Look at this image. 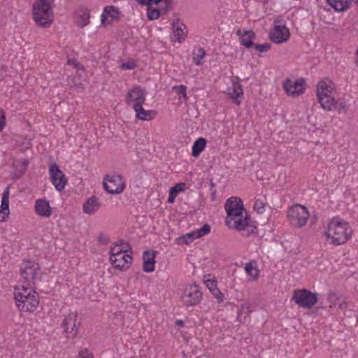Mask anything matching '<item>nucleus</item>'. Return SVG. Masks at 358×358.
Listing matches in <instances>:
<instances>
[{
    "instance_id": "26",
    "label": "nucleus",
    "mask_w": 358,
    "mask_h": 358,
    "mask_svg": "<svg viewBox=\"0 0 358 358\" xmlns=\"http://www.w3.org/2000/svg\"><path fill=\"white\" fill-rule=\"evenodd\" d=\"M206 146V140L204 138H199L193 144L192 155L194 157L199 156Z\"/></svg>"
},
{
    "instance_id": "11",
    "label": "nucleus",
    "mask_w": 358,
    "mask_h": 358,
    "mask_svg": "<svg viewBox=\"0 0 358 358\" xmlns=\"http://www.w3.org/2000/svg\"><path fill=\"white\" fill-rule=\"evenodd\" d=\"M305 80L303 79L292 80L287 78L282 85L284 90L289 96H299L304 92L305 90Z\"/></svg>"
},
{
    "instance_id": "32",
    "label": "nucleus",
    "mask_w": 358,
    "mask_h": 358,
    "mask_svg": "<svg viewBox=\"0 0 358 358\" xmlns=\"http://www.w3.org/2000/svg\"><path fill=\"white\" fill-rule=\"evenodd\" d=\"M163 3L164 6L161 7L162 12L167 13L173 9V0H153L152 4H159Z\"/></svg>"
},
{
    "instance_id": "34",
    "label": "nucleus",
    "mask_w": 358,
    "mask_h": 358,
    "mask_svg": "<svg viewBox=\"0 0 358 358\" xmlns=\"http://www.w3.org/2000/svg\"><path fill=\"white\" fill-rule=\"evenodd\" d=\"M206 52L203 48H199L196 52H194L193 61L197 66L202 64L201 60L206 56Z\"/></svg>"
},
{
    "instance_id": "55",
    "label": "nucleus",
    "mask_w": 358,
    "mask_h": 358,
    "mask_svg": "<svg viewBox=\"0 0 358 358\" xmlns=\"http://www.w3.org/2000/svg\"><path fill=\"white\" fill-rule=\"evenodd\" d=\"M345 306H346V304L345 303L340 304V308H343Z\"/></svg>"
},
{
    "instance_id": "44",
    "label": "nucleus",
    "mask_w": 358,
    "mask_h": 358,
    "mask_svg": "<svg viewBox=\"0 0 358 358\" xmlns=\"http://www.w3.org/2000/svg\"><path fill=\"white\" fill-rule=\"evenodd\" d=\"M206 284L210 292H213L214 289H218L217 287L216 282L215 280H208L206 281Z\"/></svg>"
},
{
    "instance_id": "10",
    "label": "nucleus",
    "mask_w": 358,
    "mask_h": 358,
    "mask_svg": "<svg viewBox=\"0 0 358 358\" xmlns=\"http://www.w3.org/2000/svg\"><path fill=\"white\" fill-rule=\"evenodd\" d=\"M49 173L50 181L55 186V189L59 192L63 190L67 182V180L64 173L62 171L57 164L53 163L50 165Z\"/></svg>"
},
{
    "instance_id": "51",
    "label": "nucleus",
    "mask_w": 358,
    "mask_h": 358,
    "mask_svg": "<svg viewBox=\"0 0 358 358\" xmlns=\"http://www.w3.org/2000/svg\"><path fill=\"white\" fill-rule=\"evenodd\" d=\"M5 73V66L3 64L0 63V80L3 76Z\"/></svg>"
},
{
    "instance_id": "2",
    "label": "nucleus",
    "mask_w": 358,
    "mask_h": 358,
    "mask_svg": "<svg viewBox=\"0 0 358 358\" xmlns=\"http://www.w3.org/2000/svg\"><path fill=\"white\" fill-rule=\"evenodd\" d=\"M352 233V230L348 222L334 217L328 224L326 236L330 243L340 245L345 243L350 238Z\"/></svg>"
},
{
    "instance_id": "54",
    "label": "nucleus",
    "mask_w": 358,
    "mask_h": 358,
    "mask_svg": "<svg viewBox=\"0 0 358 358\" xmlns=\"http://www.w3.org/2000/svg\"><path fill=\"white\" fill-rule=\"evenodd\" d=\"M236 35L239 36V38H241L243 37V31L241 29H238L236 32Z\"/></svg>"
},
{
    "instance_id": "9",
    "label": "nucleus",
    "mask_w": 358,
    "mask_h": 358,
    "mask_svg": "<svg viewBox=\"0 0 358 358\" xmlns=\"http://www.w3.org/2000/svg\"><path fill=\"white\" fill-rule=\"evenodd\" d=\"M40 267L38 264L29 260H24L20 266V274L24 279L25 282L30 285L34 284L36 280L38 271Z\"/></svg>"
},
{
    "instance_id": "19",
    "label": "nucleus",
    "mask_w": 358,
    "mask_h": 358,
    "mask_svg": "<svg viewBox=\"0 0 358 358\" xmlns=\"http://www.w3.org/2000/svg\"><path fill=\"white\" fill-rule=\"evenodd\" d=\"M145 100V93L140 87H134L127 93V101L129 104L131 101L143 103Z\"/></svg>"
},
{
    "instance_id": "50",
    "label": "nucleus",
    "mask_w": 358,
    "mask_h": 358,
    "mask_svg": "<svg viewBox=\"0 0 358 358\" xmlns=\"http://www.w3.org/2000/svg\"><path fill=\"white\" fill-rule=\"evenodd\" d=\"M177 196H176L175 194H171V192H169V198H168V202L169 203H173L174 202V200L176 199Z\"/></svg>"
},
{
    "instance_id": "42",
    "label": "nucleus",
    "mask_w": 358,
    "mask_h": 358,
    "mask_svg": "<svg viewBox=\"0 0 358 358\" xmlns=\"http://www.w3.org/2000/svg\"><path fill=\"white\" fill-rule=\"evenodd\" d=\"M136 66V64L134 61H129L127 63H123L121 66V69L123 70H131L135 69Z\"/></svg>"
},
{
    "instance_id": "38",
    "label": "nucleus",
    "mask_w": 358,
    "mask_h": 358,
    "mask_svg": "<svg viewBox=\"0 0 358 358\" xmlns=\"http://www.w3.org/2000/svg\"><path fill=\"white\" fill-rule=\"evenodd\" d=\"M185 184L184 182H180L171 187L169 192L177 196L180 192H182L185 189Z\"/></svg>"
},
{
    "instance_id": "36",
    "label": "nucleus",
    "mask_w": 358,
    "mask_h": 358,
    "mask_svg": "<svg viewBox=\"0 0 358 358\" xmlns=\"http://www.w3.org/2000/svg\"><path fill=\"white\" fill-rule=\"evenodd\" d=\"M31 294H32V291H29L27 288H25L24 286H23V289L21 292H15V301L17 302L25 299L27 296H28Z\"/></svg>"
},
{
    "instance_id": "18",
    "label": "nucleus",
    "mask_w": 358,
    "mask_h": 358,
    "mask_svg": "<svg viewBox=\"0 0 358 358\" xmlns=\"http://www.w3.org/2000/svg\"><path fill=\"white\" fill-rule=\"evenodd\" d=\"M172 29L173 31V39L175 41L181 43L185 40L187 30L183 23H181L178 20L176 22H173L172 23Z\"/></svg>"
},
{
    "instance_id": "16",
    "label": "nucleus",
    "mask_w": 358,
    "mask_h": 358,
    "mask_svg": "<svg viewBox=\"0 0 358 358\" xmlns=\"http://www.w3.org/2000/svg\"><path fill=\"white\" fill-rule=\"evenodd\" d=\"M9 186L7 187L3 194L1 198V204L0 206V221L4 222L8 218L10 211H9Z\"/></svg>"
},
{
    "instance_id": "15",
    "label": "nucleus",
    "mask_w": 358,
    "mask_h": 358,
    "mask_svg": "<svg viewBox=\"0 0 358 358\" xmlns=\"http://www.w3.org/2000/svg\"><path fill=\"white\" fill-rule=\"evenodd\" d=\"M131 257L129 255L120 254L117 256L110 257L112 266L120 270L127 269L131 263Z\"/></svg>"
},
{
    "instance_id": "17",
    "label": "nucleus",
    "mask_w": 358,
    "mask_h": 358,
    "mask_svg": "<svg viewBox=\"0 0 358 358\" xmlns=\"http://www.w3.org/2000/svg\"><path fill=\"white\" fill-rule=\"evenodd\" d=\"M157 253V251H152V253H150L148 250H146L143 252V271L146 273H151L155 270V256Z\"/></svg>"
},
{
    "instance_id": "40",
    "label": "nucleus",
    "mask_w": 358,
    "mask_h": 358,
    "mask_svg": "<svg viewBox=\"0 0 358 358\" xmlns=\"http://www.w3.org/2000/svg\"><path fill=\"white\" fill-rule=\"evenodd\" d=\"M259 52H266L271 48V45L268 43L263 44L255 45L253 46Z\"/></svg>"
},
{
    "instance_id": "21",
    "label": "nucleus",
    "mask_w": 358,
    "mask_h": 358,
    "mask_svg": "<svg viewBox=\"0 0 358 358\" xmlns=\"http://www.w3.org/2000/svg\"><path fill=\"white\" fill-rule=\"evenodd\" d=\"M143 103H135L133 108L136 113V117L141 120H149L152 118V115H156L157 112L152 110H145L143 106Z\"/></svg>"
},
{
    "instance_id": "13",
    "label": "nucleus",
    "mask_w": 358,
    "mask_h": 358,
    "mask_svg": "<svg viewBox=\"0 0 358 358\" xmlns=\"http://www.w3.org/2000/svg\"><path fill=\"white\" fill-rule=\"evenodd\" d=\"M39 303L38 294L35 291L25 299L16 302V305L21 311L33 312Z\"/></svg>"
},
{
    "instance_id": "7",
    "label": "nucleus",
    "mask_w": 358,
    "mask_h": 358,
    "mask_svg": "<svg viewBox=\"0 0 358 358\" xmlns=\"http://www.w3.org/2000/svg\"><path fill=\"white\" fill-rule=\"evenodd\" d=\"M202 300V292L200 290L199 286L197 285H186L182 296V301L187 306H194L199 303Z\"/></svg>"
},
{
    "instance_id": "43",
    "label": "nucleus",
    "mask_w": 358,
    "mask_h": 358,
    "mask_svg": "<svg viewBox=\"0 0 358 358\" xmlns=\"http://www.w3.org/2000/svg\"><path fill=\"white\" fill-rule=\"evenodd\" d=\"M211 293L217 299L218 303H222L224 301V296L219 289H214Z\"/></svg>"
},
{
    "instance_id": "22",
    "label": "nucleus",
    "mask_w": 358,
    "mask_h": 358,
    "mask_svg": "<svg viewBox=\"0 0 358 358\" xmlns=\"http://www.w3.org/2000/svg\"><path fill=\"white\" fill-rule=\"evenodd\" d=\"M99 207V199L95 196H92L83 203V211L87 214L92 215L96 213Z\"/></svg>"
},
{
    "instance_id": "35",
    "label": "nucleus",
    "mask_w": 358,
    "mask_h": 358,
    "mask_svg": "<svg viewBox=\"0 0 358 358\" xmlns=\"http://www.w3.org/2000/svg\"><path fill=\"white\" fill-rule=\"evenodd\" d=\"M266 202L264 199L259 198L256 199L254 205V208L257 211V213H263L265 211V206L266 205Z\"/></svg>"
},
{
    "instance_id": "46",
    "label": "nucleus",
    "mask_w": 358,
    "mask_h": 358,
    "mask_svg": "<svg viewBox=\"0 0 358 358\" xmlns=\"http://www.w3.org/2000/svg\"><path fill=\"white\" fill-rule=\"evenodd\" d=\"M328 301L330 302V303L332 305H336V302L338 300L337 295L334 292H329L328 294Z\"/></svg>"
},
{
    "instance_id": "47",
    "label": "nucleus",
    "mask_w": 358,
    "mask_h": 358,
    "mask_svg": "<svg viewBox=\"0 0 358 358\" xmlns=\"http://www.w3.org/2000/svg\"><path fill=\"white\" fill-rule=\"evenodd\" d=\"M109 237L103 234H101L98 237V241L103 245H106L109 242Z\"/></svg>"
},
{
    "instance_id": "1",
    "label": "nucleus",
    "mask_w": 358,
    "mask_h": 358,
    "mask_svg": "<svg viewBox=\"0 0 358 358\" xmlns=\"http://www.w3.org/2000/svg\"><path fill=\"white\" fill-rule=\"evenodd\" d=\"M224 208L227 212L225 219L226 225L230 229H235L238 231L248 229L246 236L254 234L257 227L250 225L248 213L243 215L244 207L242 200L237 196H231L225 203Z\"/></svg>"
},
{
    "instance_id": "49",
    "label": "nucleus",
    "mask_w": 358,
    "mask_h": 358,
    "mask_svg": "<svg viewBox=\"0 0 358 358\" xmlns=\"http://www.w3.org/2000/svg\"><path fill=\"white\" fill-rule=\"evenodd\" d=\"M136 1L140 5H142V6L152 4V1H153V0H136Z\"/></svg>"
},
{
    "instance_id": "60",
    "label": "nucleus",
    "mask_w": 358,
    "mask_h": 358,
    "mask_svg": "<svg viewBox=\"0 0 358 358\" xmlns=\"http://www.w3.org/2000/svg\"><path fill=\"white\" fill-rule=\"evenodd\" d=\"M274 22H275V23H278V22H280V21H279L278 20H277V19H275Z\"/></svg>"
},
{
    "instance_id": "6",
    "label": "nucleus",
    "mask_w": 358,
    "mask_h": 358,
    "mask_svg": "<svg viewBox=\"0 0 358 358\" xmlns=\"http://www.w3.org/2000/svg\"><path fill=\"white\" fill-rule=\"evenodd\" d=\"M332 87L324 81H320L317 87V95L321 107L327 110H332L334 97L331 96Z\"/></svg>"
},
{
    "instance_id": "25",
    "label": "nucleus",
    "mask_w": 358,
    "mask_h": 358,
    "mask_svg": "<svg viewBox=\"0 0 358 358\" xmlns=\"http://www.w3.org/2000/svg\"><path fill=\"white\" fill-rule=\"evenodd\" d=\"M336 11L343 12L350 8V0H327Z\"/></svg>"
},
{
    "instance_id": "58",
    "label": "nucleus",
    "mask_w": 358,
    "mask_h": 358,
    "mask_svg": "<svg viewBox=\"0 0 358 358\" xmlns=\"http://www.w3.org/2000/svg\"><path fill=\"white\" fill-rule=\"evenodd\" d=\"M120 248H125L124 249H126L127 250V247L125 245H123L122 246H121Z\"/></svg>"
},
{
    "instance_id": "33",
    "label": "nucleus",
    "mask_w": 358,
    "mask_h": 358,
    "mask_svg": "<svg viewBox=\"0 0 358 358\" xmlns=\"http://www.w3.org/2000/svg\"><path fill=\"white\" fill-rule=\"evenodd\" d=\"M211 227L208 224H205L201 228L192 231V235H195L196 238L203 237L210 232Z\"/></svg>"
},
{
    "instance_id": "14",
    "label": "nucleus",
    "mask_w": 358,
    "mask_h": 358,
    "mask_svg": "<svg viewBox=\"0 0 358 358\" xmlns=\"http://www.w3.org/2000/svg\"><path fill=\"white\" fill-rule=\"evenodd\" d=\"M77 313H72L69 314L64 319L62 326L64 331L74 337L78 332V325L76 324Z\"/></svg>"
},
{
    "instance_id": "62",
    "label": "nucleus",
    "mask_w": 358,
    "mask_h": 358,
    "mask_svg": "<svg viewBox=\"0 0 358 358\" xmlns=\"http://www.w3.org/2000/svg\"><path fill=\"white\" fill-rule=\"evenodd\" d=\"M357 322H358V318H357Z\"/></svg>"
},
{
    "instance_id": "41",
    "label": "nucleus",
    "mask_w": 358,
    "mask_h": 358,
    "mask_svg": "<svg viewBox=\"0 0 358 358\" xmlns=\"http://www.w3.org/2000/svg\"><path fill=\"white\" fill-rule=\"evenodd\" d=\"M186 89H187L186 86L182 85L173 87V90H176V92L178 94H182V96L184 98L187 97Z\"/></svg>"
},
{
    "instance_id": "5",
    "label": "nucleus",
    "mask_w": 358,
    "mask_h": 358,
    "mask_svg": "<svg viewBox=\"0 0 358 358\" xmlns=\"http://www.w3.org/2000/svg\"><path fill=\"white\" fill-rule=\"evenodd\" d=\"M292 299L300 307L307 309L313 308L318 301L317 294L306 289L295 290Z\"/></svg>"
},
{
    "instance_id": "59",
    "label": "nucleus",
    "mask_w": 358,
    "mask_h": 358,
    "mask_svg": "<svg viewBox=\"0 0 358 358\" xmlns=\"http://www.w3.org/2000/svg\"><path fill=\"white\" fill-rule=\"evenodd\" d=\"M212 196H213V198L214 199V197L215 196V192H213V193H212Z\"/></svg>"
},
{
    "instance_id": "8",
    "label": "nucleus",
    "mask_w": 358,
    "mask_h": 358,
    "mask_svg": "<svg viewBox=\"0 0 358 358\" xmlns=\"http://www.w3.org/2000/svg\"><path fill=\"white\" fill-rule=\"evenodd\" d=\"M103 185L104 189L108 193L112 194H118L122 193L125 187L123 178L120 175L106 176Z\"/></svg>"
},
{
    "instance_id": "27",
    "label": "nucleus",
    "mask_w": 358,
    "mask_h": 358,
    "mask_svg": "<svg viewBox=\"0 0 358 358\" xmlns=\"http://www.w3.org/2000/svg\"><path fill=\"white\" fill-rule=\"evenodd\" d=\"M80 13L78 15L76 22L80 27H84L90 22V10L87 8H83L80 10Z\"/></svg>"
},
{
    "instance_id": "30",
    "label": "nucleus",
    "mask_w": 358,
    "mask_h": 358,
    "mask_svg": "<svg viewBox=\"0 0 358 358\" xmlns=\"http://www.w3.org/2000/svg\"><path fill=\"white\" fill-rule=\"evenodd\" d=\"M246 273L252 277L254 279H257L259 276V271L257 268V263L255 261H251L248 263L245 266Z\"/></svg>"
},
{
    "instance_id": "56",
    "label": "nucleus",
    "mask_w": 358,
    "mask_h": 358,
    "mask_svg": "<svg viewBox=\"0 0 358 358\" xmlns=\"http://www.w3.org/2000/svg\"><path fill=\"white\" fill-rule=\"evenodd\" d=\"M352 1L358 5V0H350V3H352Z\"/></svg>"
},
{
    "instance_id": "48",
    "label": "nucleus",
    "mask_w": 358,
    "mask_h": 358,
    "mask_svg": "<svg viewBox=\"0 0 358 358\" xmlns=\"http://www.w3.org/2000/svg\"><path fill=\"white\" fill-rule=\"evenodd\" d=\"M78 358H93V355L89 353L87 349H85L79 352Z\"/></svg>"
},
{
    "instance_id": "12",
    "label": "nucleus",
    "mask_w": 358,
    "mask_h": 358,
    "mask_svg": "<svg viewBox=\"0 0 358 358\" xmlns=\"http://www.w3.org/2000/svg\"><path fill=\"white\" fill-rule=\"evenodd\" d=\"M289 36V30L285 25L275 24L269 33L270 40L278 44L287 41Z\"/></svg>"
},
{
    "instance_id": "52",
    "label": "nucleus",
    "mask_w": 358,
    "mask_h": 358,
    "mask_svg": "<svg viewBox=\"0 0 358 358\" xmlns=\"http://www.w3.org/2000/svg\"><path fill=\"white\" fill-rule=\"evenodd\" d=\"M118 244L120 245V248L123 245H125L127 248H130L129 244L127 242H124L123 240H120Z\"/></svg>"
},
{
    "instance_id": "61",
    "label": "nucleus",
    "mask_w": 358,
    "mask_h": 358,
    "mask_svg": "<svg viewBox=\"0 0 358 358\" xmlns=\"http://www.w3.org/2000/svg\"><path fill=\"white\" fill-rule=\"evenodd\" d=\"M210 186H211V189H213V187H214V185L213 183L210 184Z\"/></svg>"
},
{
    "instance_id": "39",
    "label": "nucleus",
    "mask_w": 358,
    "mask_h": 358,
    "mask_svg": "<svg viewBox=\"0 0 358 358\" xmlns=\"http://www.w3.org/2000/svg\"><path fill=\"white\" fill-rule=\"evenodd\" d=\"M195 235H192V232L186 234L185 236L180 237V241H181L182 243L185 244H189V243L192 242L193 240L196 239Z\"/></svg>"
},
{
    "instance_id": "37",
    "label": "nucleus",
    "mask_w": 358,
    "mask_h": 358,
    "mask_svg": "<svg viewBox=\"0 0 358 358\" xmlns=\"http://www.w3.org/2000/svg\"><path fill=\"white\" fill-rule=\"evenodd\" d=\"M125 248H120L119 244H116L114 247L110 248V257H114L117 256L120 254H124L127 252V250L124 249Z\"/></svg>"
},
{
    "instance_id": "23",
    "label": "nucleus",
    "mask_w": 358,
    "mask_h": 358,
    "mask_svg": "<svg viewBox=\"0 0 358 358\" xmlns=\"http://www.w3.org/2000/svg\"><path fill=\"white\" fill-rule=\"evenodd\" d=\"M256 34L252 30H243V37L239 38L240 43L246 48H251L255 45L253 41Z\"/></svg>"
},
{
    "instance_id": "53",
    "label": "nucleus",
    "mask_w": 358,
    "mask_h": 358,
    "mask_svg": "<svg viewBox=\"0 0 358 358\" xmlns=\"http://www.w3.org/2000/svg\"><path fill=\"white\" fill-rule=\"evenodd\" d=\"M176 326H180V327H182L184 325V322L182 320H177L176 321Z\"/></svg>"
},
{
    "instance_id": "20",
    "label": "nucleus",
    "mask_w": 358,
    "mask_h": 358,
    "mask_svg": "<svg viewBox=\"0 0 358 358\" xmlns=\"http://www.w3.org/2000/svg\"><path fill=\"white\" fill-rule=\"evenodd\" d=\"M35 210L38 215L45 217H49L52 214L50 203L45 199L36 201Z\"/></svg>"
},
{
    "instance_id": "45",
    "label": "nucleus",
    "mask_w": 358,
    "mask_h": 358,
    "mask_svg": "<svg viewBox=\"0 0 358 358\" xmlns=\"http://www.w3.org/2000/svg\"><path fill=\"white\" fill-rule=\"evenodd\" d=\"M6 124V117L4 112L0 108V132L3 129Z\"/></svg>"
},
{
    "instance_id": "28",
    "label": "nucleus",
    "mask_w": 358,
    "mask_h": 358,
    "mask_svg": "<svg viewBox=\"0 0 358 358\" xmlns=\"http://www.w3.org/2000/svg\"><path fill=\"white\" fill-rule=\"evenodd\" d=\"M120 12L117 7L113 6H106L104 8L103 13L101 15V21L103 22L106 19V15H108L112 20H115L119 17Z\"/></svg>"
},
{
    "instance_id": "4",
    "label": "nucleus",
    "mask_w": 358,
    "mask_h": 358,
    "mask_svg": "<svg viewBox=\"0 0 358 358\" xmlns=\"http://www.w3.org/2000/svg\"><path fill=\"white\" fill-rule=\"evenodd\" d=\"M287 216L293 226L301 228L306 224L309 213L305 206L296 204L288 210Z\"/></svg>"
},
{
    "instance_id": "57",
    "label": "nucleus",
    "mask_w": 358,
    "mask_h": 358,
    "mask_svg": "<svg viewBox=\"0 0 358 358\" xmlns=\"http://www.w3.org/2000/svg\"><path fill=\"white\" fill-rule=\"evenodd\" d=\"M23 164L26 166L28 164V161L26 160V161L23 162Z\"/></svg>"
},
{
    "instance_id": "24",
    "label": "nucleus",
    "mask_w": 358,
    "mask_h": 358,
    "mask_svg": "<svg viewBox=\"0 0 358 358\" xmlns=\"http://www.w3.org/2000/svg\"><path fill=\"white\" fill-rule=\"evenodd\" d=\"M228 94L229 98L233 102L237 105H239L241 101L238 100V97L243 94V90L241 85L238 83H234L231 88L228 89Z\"/></svg>"
},
{
    "instance_id": "3",
    "label": "nucleus",
    "mask_w": 358,
    "mask_h": 358,
    "mask_svg": "<svg viewBox=\"0 0 358 358\" xmlns=\"http://www.w3.org/2000/svg\"><path fill=\"white\" fill-rule=\"evenodd\" d=\"M33 19L43 28L49 27L53 22V13L50 3L46 0H38L32 6Z\"/></svg>"
},
{
    "instance_id": "31",
    "label": "nucleus",
    "mask_w": 358,
    "mask_h": 358,
    "mask_svg": "<svg viewBox=\"0 0 358 358\" xmlns=\"http://www.w3.org/2000/svg\"><path fill=\"white\" fill-rule=\"evenodd\" d=\"M332 108L336 110L339 113H345L348 110V106L344 99H338L336 101L334 98L332 103Z\"/></svg>"
},
{
    "instance_id": "29",
    "label": "nucleus",
    "mask_w": 358,
    "mask_h": 358,
    "mask_svg": "<svg viewBox=\"0 0 358 358\" xmlns=\"http://www.w3.org/2000/svg\"><path fill=\"white\" fill-rule=\"evenodd\" d=\"M152 4L146 5L147 8V17L149 20H157L160 14H164L162 12L161 8H153L152 7Z\"/></svg>"
}]
</instances>
